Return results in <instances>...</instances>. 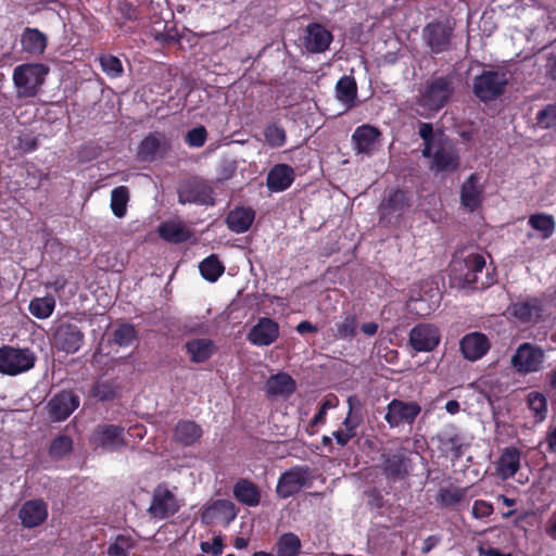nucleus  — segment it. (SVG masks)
<instances>
[{"instance_id":"nucleus-32","label":"nucleus","mask_w":556,"mask_h":556,"mask_svg":"<svg viewBox=\"0 0 556 556\" xmlns=\"http://www.w3.org/2000/svg\"><path fill=\"white\" fill-rule=\"evenodd\" d=\"M21 45L24 52L38 56L45 52L48 38L38 28L26 27L21 36Z\"/></svg>"},{"instance_id":"nucleus-41","label":"nucleus","mask_w":556,"mask_h":556,"mask_svg":"<svg viewBox=\"0 0 556 556\" xmlns=\"http://www.w3.org/2000/svg\"><path fill=\"white\" fill-rule=\"evenodd\" d=\"M55 298L51 294L34 298L28 305L29 313L38 319L49 318L55 308Z\"/></svg>"},{"instance_id":"nucleus-6","label":"nucleus","mask_w":556,"mask_h":556,"mask_svg":"<svg viewBox=\"0 0 556 556\" xmlns=\"http://www.w3.org/2000/svg\"><path fill=\"white\" fill-rule=\"evenodd\" d=\"M508 78L505 72L483 71L476 76L472 92L481 102H490L500 98L506 90Z\"/></svg>"},{"instance_id":"nucleus-63","label":"nucleus","mask_w":556,"mask_h":556,"mask_svg":"<svg viewBox=\"0 0 556 556\" xmlns=\"http://www.w3.org/2000/svg\"><path fill=\"white\" fill-rule=\"evenodd\" d=\"M332 437L334 438L337 444L342 447L353 439L349 433L341 429L333 431Z\"/></svg>"},{"instance_id":"nucleus-48","label":"nucleus","mask_w":556,"mask_h":556,"mask_svg":"<svg viewBox=\"0 0 556 556\" xmlns=\"http://www.w3.org/2000/svg\"><path fill=\"white\" fill-rule=\"evenodd\" d=\"M358 320L356 315L346 314L343 319L336 324V332L333 337L336 339L350 340L353 339L357 333Z\"/></svg>"},{"instance_id":"nucleus-20","label":"nucleus","mask_w":556,"mask_h":556,"mask_svg":"<svg viewBox=\"0 0 556 556\" xmlns=\"http://www.w3.org/2000/svg\"><path fill=\"white\" fill-rule=\"evenodd\" d=\"M484 188L478 174L472 173L460 186V204L468 211H477L483 202Z\"/></svg>"},{"instance_id":"nucleus-40","label":"nucleus","mask_w":556,"mask_h":556,"mask_svg":"<svg viewBox=\"0 0 556 556\" xmlns=\"http://www.w3.org/2000/svg\"><path fill=\"white\" fill-rule=\"evenodd\" d=\"M527 406L534 418L535 424L543 422L548 413L547 400L545 395L538 391H532L527 395Z\"/></svg>"},{"instance_id":"nucleus-35","label":"nucleus","mask_w":556,"mask_h":556,"mask_svg":"<svg viewBox=\"0 0 556 556\" xmlns=\"http://www.w3.org/2000/svg\"><path fill=\"white\" fill-rule=\"evenodd\" d=\"M192 363H204L215 353L216 346L211 339H192L185 344Z\"/></svg>"},{"instance_id":"nucleus-27","label":"nucleus","mask_w":556,"mask_h":556,"mask_svg":"<svg viewBox=\"0 0 556 556\" xmlns=\"http://www.w3.org/2000/svg\"><path fill=\"white\" fill-rule=\"evenodd\" d=\"M295 173L292 166L283 163L274 165L266 177V186L271 192H282L294 181Z\"/></svg>"},{"instance_id":"nucleus-8","label":"nucleus","mask_w":556,"mask_h":556,"mask_svg":"<svg viewBox=\"0 0 556 556\" xmlns=\"http://www.w3.org/2000/svg\"><path fill=\"white\" fill-rule=\"evenodd\" d=\"M312 481L311 470L307 466H294L283 471L276 485V494L279 498H289Z\"/></svg>"},{"instance_id":"nucleus-31","label":"nucleus","mask_w":556,"mask_h":556,"mask_svg":"<svg viewBox=\"0 0 556 556\" xmlns=\"http://www.w3.org/2000/svg\"><path fill=\"white\" fill-rule=\"evenodd\" d=\"M521 452L517 446H507L503 450L497 464L496 470L502 479L513 478L520 468Z\"/></svg>"},{"instance_id":"nucleus-44","label":"nucleus","mask_w":556,"mask_h":556,"mask_svg":"<svg viewBox=\"0 0 556 556\" xmlns=\"http://www.w3.org/2000/svg\"><path fill=\"white\" fill-rule=\"evenodd\" d=\"M199 269L205 280L215 282L224 274L225 266L216 254H211L199 264Z\"/></svg>"},{"instance_id":"nucleus-26","label":"nucleus","mask_w":556,"mask_h":556,"mask_svg":"<svg viewBox=\"0 0 556 556\" xmlns=\"http://www.w3.org/2000/svg\"><path fill=\"white\" fill-rule=\"evenodd\" d=\"M431 169L442 173H453L459 167V154L454 147L439 146L431 150Z\"/></svg>"},{"instance_id":"nucleus-21","label":"nucleus","mask_w":556,"mask_h":556,"mask_svg":"<svg viewBox=\"0 0 556 556\" xmlns=\"http://www.w3.org/2000/svg\"><path fill=\"white\" fill-rule=\"evenodd\" d=\"M169 143L165 134L160 131L150 132L139 143L137 157L142 162H153L160 152L168 150Z\"/></svg>"},{"instance_id":"nucleus-36","label":"nucleus","mask_w":556,"mask_h":556,"mask_svg":"<svg viewBox=\"0 0 556 556\" xmlns=\"http://www.w3.org/2000/svg\"><path fill=\"white\" fill-rule=\"evenodd\" d=\"M295 391V381L293 378L286 374L279 372L269 377L266 381V392L268 395L289 396Z\"/></svg>"},{"instance_id":"nucleus-61","label":"nucleus","mask_w":556,"mask_h":556,"mask_svg":"<svg viewBox=\"0 0 556 556\" xmlns=\"http://www.w3.org/2000/svg\"><path fill=\"white\" fill-rule=\"evenodd\" d=\"M478 553L480 556H511L510 553H503L500 549L490 545H479Z\"/></svg>"},{"instance_id":"nucleus-2","label":"nucleus","mask_w":556,"mask_h":556,"mask_svg":"<svg viewBox=\"0 0 556 556\" xmlns=\"http://www.w3.org/2000/svg\"><path fill=\"white\" fill-rule=\"evenodd\" d=\"M485 268V258L483 255L472 253L467 255L463 261L453 264L452 271L454 278L458 280L462 288H469L472 290H483L493 283L492 278L485 277V280L480 279Z\"/></svg>"},{"instance_id":"nucleus-19","label":"nucleus","mask_w":556,"mask_h":556,"mask_svg":"<svg viewBox=\"0 0 556 556\" xmlns=\"http://www.w3.org/2000/svg\"><path fill=\"white\" fill-rule=\"evenodd\" d=\"M278 338L279 325L269 317H261L247 334V340L255 346H268Z\"/></svg>"},{"instance_id":"nucleus-28","label":"nucleus","mask_w":556,"mask_h":556,"mask_svg":"<svg viewBox=\"0 0 556 556\" xmlns=\"http://www.w3.org/2000/svg\"><path fill=\"white\" fill-rule=\"evenodd\" d=\"M380 135V130L375 126L368 124L358 126L352 135L353 149L357 153L370 154Z\"/></svg>"},{"instance_id":"nucleus-45","label":"nucleus","mask_w":556,"mask_h":556,"mask_svg":"<svg viewBox=\"0 0 556 556\" xmlns=\"http://www.w3.org/2000/svg\"><path fill=\"white\" fill-rule=\"evenodd\" d=\"M117 384L114 380L98 379L89 390V396L97 401H111L116 396Z\"/></svg>"},{"instance_id":"nucleus-50","label":"nucleus","mask_w":556,"mask_h":556,"mask_svg":"<svg viewBox=\"0 0 556 556\" xmlns=\"http://www.w3.org/2000/svg\"><path fill=\"white\" fill-rule=\"evenodd\" d=\"M466 495V488H441L438 493V502L444 507H452L464 501Z\"/></svg>"},{"instance_id":"nucleus-23","label":"nucleus","mask_w":556,"mask_h":556,"mask_svg":"<svg viewBox=\"0 0 556 556\" xmlns=\"http://www.w3.org/2000/svg\"><path fill=\"white\" fill-rule=\"evenodd\" d=\"M435 439L442 453H450L455 459L463 456V438L455 425H446L439 433H437Z\"/></svg>"},{"instance_id":"nucleus-39","label":"nucleus","mask_w":556,"mask_h":556,"mask_svg":"<svg viewBox=\"0 0 556 556\" xmlns=\"http://www.w3.org/2000/svg\"><path fill=\"white\" fill-rule=\"evenodd\" d=\"M302 542L293 532L281 534L274 546L276 556H299L301 554Z\"/></svg>"},{"instance_id":"nucleus-47","label":"nucleus","mask_w":556,"mask_h":556,"mask_svg":"<svg viewBox=\"0 0 556 556\" xmlns=\"http://www.w3.org/2000/svg\"><path fill=\"white\" fill-rule=\"evenodd\" d=\"M128 201L129 190L126 186H118L112 190L110 205L116 217L122 218L126 215Z\"/></svg>"},{"instance_id":"nucleus-9","label":"nucleus","mask_w":556,"mask_h":556,"mask_svg":"<svg viewBox=\"0 0 556 556\" xmlns=\"http://www.w3.org/2000/svg\"><path fill=\"white\" fill-rule=\"evenodd\" d=\"M178 202L200 205L214 204L213 188L204 180L193 177L182 181L178 189Z\"/></svg>"},{"instance_id":"nucleus-30","label":"nucleus","mask_w":556,"mask_h":556,"mask_svg":"<svg viewBox=\"0 0 556 556\" xmlns=\"http://www.w3.org/2000/svg\"><path fill=\"white\" fill-rule=\"evenodd\" d=\"M232 493L235 498L242 505L256 507L261 503V490L250 479H238L233 484Z\"/></svg>"},{"instance_id":"nucleus-14","label":"nucleus","mask_w":556,"mask_h":556,"mask_svg":"<svg viewBox=\"0 0 556 556\" xmlns=\"http://www.w3.org/2000/svg\"><path fill=\"white\" fill-rule=\"evenodd\" d=\"M543 300L538 296H527L510 303L507 307V313L521 324H538L543 317Z\"/></svg>"},{"instance_id":"nucleus-11","label":"nucleus","mask_w":556,"mask_h":556,"mask_svg":"<svg viewBox=\"0 0 556 556\" xmlns=\"http://www.w3.org/2000/svg\"><path fill=\"white\" fill-rule=\"evenodd\" d=\"M181 504L176 495L165 485L159 484L153 490L151 505L148 509L155 519H167L179 511Z\"/></svg>"},{"instance_id":"nucleus-57","label":"nucleus","mask_w":556,"mask_h":556,"mask_svg":"<svg viewBox=\"0 0 556 556\" xmlns=\"http://www.w3.org/2000/svg\"><path fill=\"white\" fill-rule=\"evenodd\" d=\"M116 10L125 21L135 22L140 18V10L138 7L127 0L118 1Z\"/></svg>"},{"instance_id":"nucleus-5","label":"nucleus","mask_w":556,"mask_h":556,"mask_svg":"<svg viewBox=\"0 0 556 556\" xmlns=\"http://www.w3.org/2000/svg\"><path fill=\"white\" fill-rule=\"evenodd\" d=\"M454 27L448 21H432L426 24L421 39L432 54H442L453 49Z\"/></svg>"},{"instance_id":"nucleus-38","label":"nucleus","mask_w":556,"mask_h":556,"mask_svg":"<svg viewBox=\"0 0 556 556\" xmlns=\"http://www.w3.org/2000/svg\"><path fill=\"white\" fill-rule=\"evenodd\" d=\"M336 97L348 108L354 106L357 97V84L353 76L344 75L337 81Z\"/></svg>"},{"instance_id":"nucleus-42","label":"nucleus","mask_w":556,"mask_h":556,"mask_svg":"<svg viewBox=\"0 0 556 556\" xmlns=\"http://www.w3.org/2000/svg\"><path fill=\"white\" fill-rule=\"evenodd\" d=\"M74 442L70 435L58 434L50 443L48 454L53 460H62L73 452Z\"/></svg>"},{"instance_id":"nucleus-12","label":"nucleus","mask_w":556,"mask_h":556,"mask_svg":"<svg viewBox=\"0 0 556 556\" xmlns=\"http://www.w3.org/2000/svg\"><path fill=\"white\" fill-rule=\"evenodd\" d=\"M420 412L421 406L417 402L393 399L387 405L384 420L390 428H397L402 425H413Z\"/></svg>"},{"instance_id":"nucleus-3","label":"nucleus","mask_w":556,"mask_h":556,"mask_svg":"<svg viewBox=\"0 0 556 556\" xmlns=\"http://www.w3.org/2000/svg\"><path fill=\"white\" fill-rule=\"evenodd\" d=\"M379 460L381 473L391 482L406 479L413 470V462L409 452L403 446L382 450Z\"/></svg>"},{"instance_id":"nucleus-46","label":"nucleus","mask_w":556,"mask_h":556,"mask_svg":"<svg viewBox=\"0 0 556 556\" xmlns=\"http://www.w3.org/2000/svg\"><path fill=\"white\" fill-rule=\"evenodd\" d=\"M138 332L132 324H119L112 332V342L118 346L127 348L137 339Z\"/></svg>"},{"instance_id":"nucleus-29","label":"nucleus","mask_w":556,"mask_h":556,"mask_svg":"<svg viewBox=\"0 0 556 556\" xmlns=\"http://www.w3.org/2000/svg\"><path fill=\"white\" fill-rule=\"evenodd\" d=\"M255 219V211L249 206H236L226 215L225 223L235 233H243L250 229Z\"/></svg>"},{"instance_id":"nucleus-1","label":"nucleus","mask_w":556,"mask_h":556,"mask_svg":"<svg viewBox=\"0 0 556 556\" xmlns=\"http://www.w3.org/2000/svg\"><path fill=\"white\" fill-rule=\"evenodd\" d=\"M454 93V78L452 75L431 76L426 81L418 97V104L432 112L443 109Z\"/></svg>"},{"instance_id":"nucleus-60","label":"nucleus","mask_w":556,"mask_h":556,"mask_svg":"<svg viewBox=\"0 0 556 556\" xmlns=\"http://www.w3.org/2000/svg\"><path fill=\"white\" fill-rule=\"evenodd\" d=\"M494 508L490 502L483 500H477L472 505V516L476 519H482L489 517L493 513Z\"/></svg>"},{"instance_id":"nucleus-49","label":"nucleus","mask_w":556,"mask_h":556,"mask_svg":"<svg viewBox=\"0 0 556 556\" xmlns=\"http://www.w3.org/2000/svg\"><path fill=\"white\" fill-rule=\"evenodd\" d=\"M102 72L110 78H118L124 74L122 61L113 54H101L98 58Z\"/></svg>"},{"instance_id":"nucleus-51","label":"nucleus","mask_w":556,"mask_h":556,"mask_svg":"<svg viewBox=\"0 0 556 556\" xmlns=\"http://www.w3.org/2000/svg\"><path fill=\"white\" fill-rule=\"evenodd\" d=\"M264 137L267 144L271 148H280L287 141L285 128L277 123H270L265 127Z\"/></svg>"},{"instance_id":"nucleus-55","label":"nucleus","mask_w":556,"mask_h":556,"mask_svg":"<svg viewBox=\"0 0 556 556\" xmlns=\"http://www.w3.org/2000/svg\"><path fill=\"white\" fill-rule=\"evenodd\" d=\"M16 147L24 153H30L38 149L39 140L38 137L35 136L31 131H23L17 138Z\"/></svg>"},{"instance_id":"nucleus-17","label":"nucleus","mask_w":556,"mask_h":556,"mask_svg":"<svg viewBox=\"0 0 556 556\" xmlns=\"http://www.w3.org/2000/svg\"><path fill=\"white\" fill-rule=\"evenodd\" d=\"M92 442L106 451H116L127 445L124 428L113 424L98 425L92 433Z\"/></svg>"},{"instance_id":"nucleus-33","label":"nucleus","mask_w":556,"mask_h":556,"mask_svg":"<svg viewBox=\"0 0 556 556\" xmlns=\"http://www.w3.org/2000/svg\"><path fill=\"white\" fill-rule=\"evenodd\" d=\"M202 428L192 420H179L174 428V439L184 446L194 444L202 437Z\"/></svg>"},{"instance_id":"nucleus-62","label":"nucleus","mask_w":556,"mask_h":556,"mask_svg":"<svg viewBox=\"0 0 556 556\" xmlns=\"http://www.w3.org/2000/svg\"><path fill=\"white\" fill-rule=\"evenodd\" d=\"M295 330L300 334H305V333H316L318 331V328L316 325L312 324L308 320H302L296 325Z\"/></svg>"},{"instance_id":"nucleus-24","label":"nucleus","mask_w":556,"mask_h":556,"mask_svg":"<svg viewBox=\"0 0 556 556\" xmlns=\"http://www.w3.org/2000/svg\"><path fill=\"white\" fill-rule=\"evenodd\" d=\"M459 349L466 359L477 361L488 353L490 342L485 334L471 332L463 337L459 342Z\"/></svg>"},{"instance_id":"nucleus-15","label":"nucleus","mask_w":556,"mask_h":556,"mask_svg":"<svg viewBox=\"0 0 556 556\" xmlns=\"http://www.w3.org/2000/svg\"><path fill=\"white\" fill-rule=\"evenodd\" d=\"M79 406V396L73 391L63 390L54 394L47 404L51 421L59 422L67 419Z\"/></svg>"},{"instance_id":"nucleus-10","label":"nucleus","mask_w":556,"mask_h":556,"mask_svg":"<svg viewBox=\"0 0 556 556\" xmlns=\"http://www.w3.org/2000/svg\"><path fill=\"white\" fill-rule=\"evenodd\" d=\"M441 342V331L433 324L419 323L408 333V344L416 352H432Z\"/></svg>"},{"instance_id":"nucleus-13","label":"nucleus","mask_w":556,"mask_h":556,"mask_svg":"<svg viewBox=\"0 0 556 556\" xmlns=\"http://www.w3.org/2000/svg\"><path fill=\"white\" fill-rule=\"evenodd\" d=\"M85 341V333L72 323H61L53 332V345L59 352L75 354Z\"/></svg>"},{"instance_id":"nucleus-43","label":"nucleus","mask_w":556,"mask_h":556,"mask_svg":"<svg viewBox=\"0 0 556 556\" xmlns=\"http://www.w3.org/2000/svg\"><path fill=\"white\" fill-rule=\"evenodd\" d=\"M528 224L532 229L541 232V237L544 240L551 238L556 228L554 217L545 213L530 215Z\"/></svg>"},{"instance_id":"nucleus-18","label":"nucleus","mask_w":556,"mask_h":556,"mask_svg":"<svg viewBox=\"0 0 556 556\" xmlns=\"http://www.w3.org/2000/svg\"><path fill=\"white\" fill-rule=\"evenodd\" d=\"M333 40V36L324 25L309 23L303 36V47L309 53H324Z\"/></svg>"},{"instance_id":"nucleus-34","label":"nucleus","mask_w":556,"mask_h":556,"mask_svg":"<svg viewBox=\"0 0 556 556\" xmlns=\"http://www.w3.org/2000/svg\"><path fill=\"white\" fill-rule=\"evenodd\" d=\"M409 207V194L403 189H395L380 203V210L384 215L402 214Z\"/></svg>"},{"instance_id":"nucleus-53","label":"nucleus","mask_w":556,"mask_h":556,"mask_svg":"<svg viewBox=\"0 0 556 556\" xmlns=\"http://www.w3.org/2000/svg\"><path fill=\"white\" fill-rule=\"evenodd\" d=\"M418 135L422 139L424 148L421 155L424 157H430L431 150L433 149V126L430 123H420L418 128Z\"/></svg>"},{"instance_id":"nucleus-54","label":"nucleus","mask_w":556,"mask_h":556,"mask_svg":"<svg viewBox=\"0 0 556 556\" xmlns=\"http://www.w3.org/2000/svg\"><path fill=\"white\" fill-rule=\"evenodd\" d=\"M352 400V397L348 399L349 412L342 421V426L344 427V431L354 439L357 435V428L362 424V416L353 412Z\"/></svg>"},{"instance_id":"nucleus-64","label":"nucleus","mask_w":556,"mask_h":556,"mask_svg":"<svg viewBox=\"0 0 556 556\" xmlns=\"http://www.w3.org/2000/svg\"><path fill=\"white\" fill-rule=\"evenodd\" d=\"M545 532L551 539L556 540V513L547 520Z\"/></svg>"},{"instance_id":"nucleus-25","label":"nucleus","mask_w":556,"mask_h":556,"mask_svg":"<svg viewBox=\"0 0 556 556\" xmlns=\"http://www.w3.org/2000/svg\"><path fill=\"white\" fill-rule=\"evenodd\" d=\"M18 517L25 528H36L47 520L48 506L42 500L26 501L18 511Z\"/></svg>"},{"instance_id":"nucleus-7","label":"nucleus","mask_w":556,"mask_h":556,"mask_svg":"<svg viewBox=\"0 0 556 556\" xmlns=\"http://www.w3.org/2000/svg\"><path fill=\"white\" fill-rule=\"evenodd\" d=\"M36 356L29 349H18L11 345L0 348V374L16 376L35 366Z\"/></svg>"},{"instance_id":"nucleus-58","label":"nucleus","mask_w":556,"mask_h":556,"mask_svg":"<svg viewBox=\"0 0 556 556\" xmlns=\"http://www.w3.org/2000/svg\"><path fill=\"white\" fill-rule=\"evenodd\" d=\"M129 547L128 539L124 535H118L106 549L108 556H128L127 549Z\"/></svg>"},{"instance_id":"nucleus-59","label":"nucleus","mask_w":556,"mask_h":556,"mask_svg":"<svg viewBox=\"0 0 556 556\" xmlns=\"http://www.w3.org/2000/svg\"><path fill=\"white\" fill-rule=\"evenodd\" d=\"M200 548L205 554H212L213 556H219L224 551V540L222 535H216L213 538L212 543L210 542H201Z\"/></svg>"},{"instance_id":"nucleus-22","label":"nucleus","mask_w":556,"mask_h":556,"mask_svg":"<svg viewBox=\"0 0 556 556\" xmlns=\"http://www.w3.org/2000/svg\"><path fill=\"white\" fill-rule=\"evenodd\" d=\"M237 517L235 504L229 500H215L205 506L201 513L202 523L210 526L223 519L227 523Z\"/></svg>"},{"instance_id":"nucleus-37","label":"nucleus","mask_w":556,"mask_h":556,"mask_svg":"<svg viewBox=\"0 0 556 556\" xmlns=\"http://www.w3.org/2000/svg\"><path fill=\"white\" fill-rule=\"evenodd\" d=\"M160 237L168 242L182 243L192 237L189 228L180 223L166 222L159 227Z\"/></svg>"},{"instance_id":"nucleus-16","label":"nucleus","mask_w":556,"mask_h":556,"mask_svg":"<svg viewBox=\"0 0 556 556\" xmlns=\"http://www.w3.org/2000/svg\"><path fill=\"white\" fill-rule=\"evenodd\" d=\"M544 354L540 348L530 343L519 345L511 357V364L517 372L527 375L535 372L543 363Z\"/></svg>"},{"instance_id":"nucleus-4","label":"nucleus","mask_w":556,"mask_h":556,"mask_svg":"<svg viewBox=\"0 0 556 556\" xmlns=\"http://www.w3.org/2000/svg\"><path fill=\"white\" fill-rule=\"evenodd\" d=\"M49 68L43 64H22L13 71V83L18 97L31 98L37 96Z\"/></svg>"},{"instance_id":"nucleus-56","label":"nucleus","mask_w":556,"mask_h":556,"mask_svg":"<svg viewBox=\"0 0 556 556\" xmlns=\"http://www.w3.org/2000/svg\"><path fill=\"white\" fill-rule=\"evenodd\" d=\"M207 138V131L204 126H198L190 129L185 138L186 143L192 148H201Z\"/></svg>"},{"instance_id":"nucleus-52","label":"nucleus","mask_w":556,"mask_h":556,"mask_svg":"<svg viewBox=\"0 0 556 556\" xmlns=\"http://www.w3.org/2000/svg\"><path fill=\"white\" fill-rule=\"evenodd\" d=\"M536 126L541 129L556 128V103L547 104L536 113Z\"/></svg>"}]
</instances>
